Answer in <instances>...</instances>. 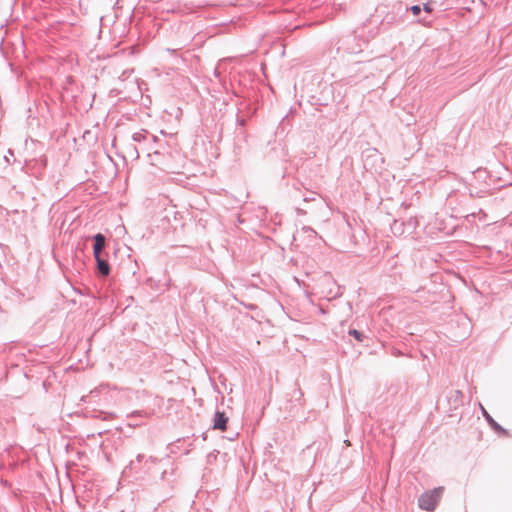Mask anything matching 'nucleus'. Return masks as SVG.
<instances>
[{
  "label": "nucleus",
  "mask_w": 512,
  "mask_h": 512,
  "mask_svg": "<svg viewBox=\"0 0 512 512\" xmlns=\"http://www.w3.org/2000/svg\"><path fill=\"white\" fill-rule=\"evenodd\" d=\"M444 487H437L432 490L426 491L420 495L418 499V506L425 511L432 512L436 509L442 495Z\"/></svg>",
  "instance_id": "f257e3e1"
},
{
  "label": "nucleus",
  "mask_w": 512,
  "mask_h": 512,
  "mask_svg": "<svg viewBox=\"0 0 512 512\" xmlns=\"http://www.w3.org/2000/svg\"><path fill=\"white\" fill-rule=\"evenodd\" d=\"M94 240H95V243H94V247H93V253H94V257L98 258L101 256V252L105 247V237L99 233L94 236Z\"/></svg>",
  "instance_id": "f03ea898"
},
{
  "label": "nucleus",
  "mask_w": 512,
  "mask_h": 512,
  "mask_svg": "<svg viewBox=\"0 0 512 512\" xmlns=\"http://www.w3.org/2000/svg\"><path fill=\"white\" fill-rule=\"evenodd\" d=\"M227 421L228 418L225 416L223 412H217L214 419V429L225 431Z\"/></svg>",
  "instance_id": "7ed1b4c3"
},
{
  "label": "nucleus",
  "mask_w": 512,
  "mask_h": 512,
  "mask_svg": "<svg viewBox=\"0 0 512 512\" xmlns=\"http://www.w3.org/2000/svg\"><path fill=\"white\" fill-rule=\"evenodd\" d=\"M96 261H97V266H98V270L99 272L103 275V276H107L109 275L110 273V266L109 264L107 263V261H105L104 259L100 257L98 258H95Z\"/></svg>",
  "instance_id": "20e7f679"
},
{
  "label": "nucleus",
  "mask_w": 512,
  "mask_h": 512,
  "mask_svg": "<svg viewBox=\"0 0 512 512\" xmlns=\"http://www.w3.org/2000/svg\"><path fill=\"white\" fill-rule=\"evenodd\" d=\"M349 333L350 335L354 336L358 341L362 340V335L358 330L353 329Z\"/></svg>",
  "instance_id": "39448f33"
},
{
  "label": "nucleus",
  "mask_w": 512,
  "mask_h": 512,
  "mask_svg": "<svg viewBox=\"0 0 512 512\" xmlns=\"http://www.w3.org/2000/svg\"><path fill=\"white\" fill-rule=\"evenodd\" d=\"M410 10H411V12H412V14H413L414 16H418V15L420 14V12H421V8H420V6H418V5H414V6H412V7L410 8Z\"/></svg>",
  "instance_id": "423d86ee"
},
{
  "label": "nucleus",
  "mask_w": 512,
  "mask_h": 512,
  "mask_svg": "<svg viewBox=\"0 0 512 512\" xmlns=\"http://www.w3.org/2000/svg\"><path fill=\"white\" fill-rule=\"evenodd\" d=\"M423 9L427 13H431L433 11L432 7L428 3L424 5Z\"/></svg>",
  "instance_id": "0eeeda50"
}]
</instances>
